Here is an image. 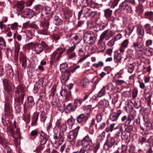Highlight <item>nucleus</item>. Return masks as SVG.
<instances>
[{"instance_id": "obj_24", "label": "nucleus", "mask_w": 153, "mask_h": 153, "mask_svg": "<svg viewBox=\"0 0 153 153\" xmlns=\"http://www.w3.org/2000/svg\"><path fill=\"white\" fill-rule=\"evenodd\" d=\"M50 8L49 7H44L43 8L42 11V14L43 16H45L46 18L45 20H47L48 21L49 18L48 16H45V15H48L50 12ZM49 22V21H48Z\"/></svg>"}, {"instance_id": "obj_8", "label": "nucleus", "mask_w": 153, "mask_h": 153, "mask_svg": "<svg viewBox=\"0 0 153 153\" xmlns=\"http://www.w3.org/2000/svg\"><path fill=\"white\" fill-rule=\"evenodd\" d=\"M113 35L112 32L109 30L104 31L101 35L100 38V42L103 41L104 38L108 40Z\"/></svg>"}, {"instance_id": "obj_37", "label": "nucleus", "mask_w": 153, "mask_h": 153, "mask_svg": "<svg viewBox=\"0 0 153 153\" xmlns=\"http://www.w3.org/2000/svg\"><path fill=\"white\" fill-rule=\"evenodd\" d=\"M122 58L121 54L117 52L115 53L114 56V61L117 63L120 62Z\"/></svg>"}, {"instance_id": "obj_42", "label": "nucleus", "mask_w": 153, "mask_h": 153, "mask_svg": "<svg viewBox=\"0 0 153 153\" xmlns=\"http://www.w3.org/2000/svg\"><path fill=\"white\" fill-rule=\"evenodd\" d=\"M83 7V8L82 9V11L84 15V16L88 17L91 10L89 8L86 7Z\"/></svg>"}, {"instance_id": "obj_44", "label": "nucleus", "mask_w": 153, "mask_h": 153, "mask_svg": "<svg viewBox=\"0 0 153 153\" xmlns=\"http://www.w3.org/2000/svg\"><path fill=\"white\" fill-rule=\"evenodd\" d=\"M106 92V89L105 87L103 86L100 91H99L97 95V97H100L104 95Z\"/></svg>"}, {"instance_id": "obj_19", "label": "nucleus", "mask_w": 153, "mask_h": 153, "mask_svg": "<svg viewBox=\"0 0 153 153\" xmlns=\"http://www.w3.org/2000/svg\"><path fill=\"white\" fill-rule=\"evenodd\" d=\"M33 49L34 50L37 54H39L43 51V48L42 45L39 44H35L33 47Z\"/></svg>"}, {"instance_id": "obj_17", "label": "nucleus", "mask_w": 153, "mask_h": 153, "mask_svg": "<svg viewBox=\"0 0 153 153\" xmlns=\"http://www.w3.org/2000/svg\"><path fill=\"white\" fill-rule=\"evenodd\" d=\"M18 4L19 5H22V7H21L20 10V11L21 12L22 15H23L24 16V17H27L28 13V11H29V9L26 8L25 9H23L24 7V2L23 1L19 2Z\"/></svg>"}, {"instance_id": "obj_15", "label": "nucleus", "mask_w": 153, "mask_h": 153, "mask_svg": "<svg viewBox=\"0 0 153 153\" xmlns=\"http://www.w3.org/2000/svg\"><path fill=\"white\" fill-rule=\"evenodd\" d=\"M40 142L41 145H45L46 144L48 139V136L46 134L42 131L40 133Z\"/></svg>"}, {"instance_id": "obj_36", "label": "nucleus", "mask_w": 153, "mask_h": 153, "mask_svg": "<svg viewBox=\"0 0 153 153\" xmlns=\"http://www.w3.org/2000/svg\"><path fill=\"white\" fill-rule=\"evenodd\" d=\"M99 44V48L100 50H99V52H102L105 50V43L103 41L100 42V39H99L98 42Z\"/></svg>"}, {"instance_id": "obj_46", "label": "nucleus", "mask_w": 153, "mask_h": 153, "mask_svg": "<svg viewBox=\"0 0 153 153\" xmlns=\"http://www.w3.org/2000/svg\"><path fill=\"white\" fill-rule=\"evenodd\" d=\"M82 101L81 99H77L74 100V105L76 108L78 106H79L82 103Z\"/></svg>"}, {"instance_id": "obj_54", "label": "nucleus", "mask_w": 153, "mask_h": 153, "mask_svg": "<svg viewBox=\"0 0 153 153\" xmlns=\"http://www.w3.org/2000/svg\"><path fill=\"white\" fill-rule=\"evenodd\" d=\"M145 64L144 62L140 63L138 67V69L139 71H143L146 68L145 67Z\"/></svg>"}, {"instance_id": "obj_53", "label": "nucleus", "mask_w": 153, "mask_h": 153, "mask_svg": "<svg viewBox=\"0 0 153 153\" xmlns=\"http://www.w3.org/2000/svg\"><path fill=\"white\" fill-rule=\"evenodd\" d=\"M104 63L102 61H100L97 63H95L92 65V66L95 68H97L103 66Z\"/></svg>"}, {"instance_id": "obj_34", "label": "nucleus", "mask_w": 153, "mask_h": 153, "mask_svg": "<svg viewBox=\"0 0 153 153\" xmlns=\"http://www.w3.org/2000/svg\"><path fill=\"white\" fill-rule=\"evenodd\" d=\"M125 126V131H126L128 133H130L133 130L134 127L133 126L131 125V123L129 124L124 125Z\"/></svg>"}, {"instance_id": "obj_50", "label": "nucleus", "mask_w": 153, "mask_h": 153, "mask_svg": "<svg viewBox=\"0 0 153 153\" xmlns=\"http://www.w3.org/2000/svg\"><path fill=\"white\" fill-rule=\"evenodd\" d=\"M120 0H111L110 1L111 7L112 8L115 7L117 5L118 3Z\"/></svg>"}, {"instance_id": "obj_43", "label": "nucleus", "mask_w": 153, "mask_h": 153, "mask_svg": "<svg viewBox=\"0 0 153 153\" xmlns=\"http://www.w3.org/2000/svg\"><path fill=\"white\" fill-rule=\"evenodd\" d=\"M143 51L145 54L147 56H150L153 55V51L151 50L149 48H144Z\"/></svg>"}, {"instance_id": "obj_48", "label": "nucleus", "mask_w": 153, "mask_h": 153, "mask_svg": "<svg viewBox=\"0 0 153 153\" xmlns=\"http://www.w3.org/2000/svg\"><path fill=\"white\" fill-rule=\"evenodd\" d=\"M76 108L74 107V105L72 106L71 103H69L66 107V109L68 110L69 112L74 111Z\"/></svg>"}, {"instance_id": "obj_61", "label": "nucleus", "mask_w": 153, "mask_h": 153, "mask_svg": "<svg viewBox=\"0 0 153 153\" xmlns=\"http://www.w3.org/2000/svg\"><path fill=\"white\" fill-rule=\"evenodd\" d=\"M85 51L83 49L81 48L78 51V55L80 56H85Z\"/></svg>"}, {"instance_id": "obj_12", "label": "nucleus", "mask_w": 153, "mask_h": 153, "mask_svg": "<svg viewBox=\"0 0 153 153\" xmlns=\"http://www.w3.org/2000/svg\"><path fill=\"white\" fill-rule=\"evenodd\" d=\"M92 142V140L90 138L88 135V134L82 139L81 144L83 147L86 148L90 145Z\"/></svg>"}, {"instance_id": "obj_5", "label": "nucleus", "mask_w": 153, "mask_h": 153, "mask_svg": "<svg viewBox=\"0 0 153 153\" xmlns=\"http://www.w3.org/2000/svg\"><path fill=\"white\" fill-rule=\"evenodd\" d=\"M85 42L89 44L94 43L96 40V37L91 31L85 32L83 37Z\"/></svg>"}, {"instance_id": "obj_55", "label": "nucleus", "mask_w": 153, "mask_h": 153, "mask_svg": "<svg viewBox=\"0 0 153 153\" xmlns=\"http://www.w3.org/2000/svg\"><path fill=\"white\" fill-rule=\"evenodd\" d=\"M103 114L102 113L97 114L96 116V119L97 120V123H100L102 119Z\"/></svg>"}, {"instance_id": "obj_38", "label": "nucleus", "mask_w": 153, "mask_h": 153, "mask_svg": "<svg viewBox=\"0 0 153 153\" xmlns=\"http://www.w3.org/2000/svg\"><path fill=\"white\" fill-rule=\"evenodd\" d=\"M20 62L22 66L24 68H25L27 65V59L26 57L24 56H22L20 59Z\"/></svg>"}, {"instance_id": "obj_35", "label": "nucleus", "mask_w": 153, "mask_h": 153, "mask_svg": "<svg viewBox=\"0 0 153 153\" xmlns=\"http://www.w3.org/2000/svg\"><path fill=\"white\" fill-rule=\"evenodd\" d=\"M119 95L117 93H111L109 94V97L110 99L112 98V101L116 102L118 101V99L119 97Z\"/></svg>"}, {"instance_id": "obj_62", "label": "nucleus", "mask_w": 153, "mask_h": 153, "mask_svg": "<svg viewBox=\"0 0 153 153\" xmlns=\"http://www.w3.org/2000/svg\"><path fill=\"white\" fill-rule=\"evenodd\" d=\"M40 120L42 122H44L45 120L46 117L44 112L40 114Z\"/></svg>"}, {"instance_id": "obj_26", "label": "nucleus", "mask_w": 153, "mask_h": 153, "mask_svg": "<svg viewBox=\"0 0 153 153\" xmlns=\"http://www.w3.org/2000/svg\"><path fill=\"white\" fill-rule=\"evenodd\" d=\"M144 17L150 21L153 20V11H146L144 13Z\"/></svg>"}, {"instance_id": "obj_1", "label": "nucleus", "mask_w": 153, "mask_h": 153, "mask_svg": "<svg viewBox=\"0 0 153 153\" xmlns=\"http://www.w3.org/2000/svg\"><path fill=\"white\" fill-rule=\"evenodd\" d=\"M49 25V22L47 20H44L41 21L39 26L35 24L30 25V27L36 30H38L39 33L47 35L48 34V28Z\"/></svg>"}, {"instance_id": "obj_64", "label": "nucleus", "mask_w": 153, "mask_h": 153, "mask_svg": "<svg viewBox=\"0 0 153 153\" xmlns=\"http://www.w3.org/2000/svg\"><path fill=\"white\" fill-rule=\"evenodd\" d=\"M140 101H137L135 102L134 103V107L136 108H138L140 106Z\"/></svg>"}, {"instance_id": "obj_23", "label": "nucleus", "mask_w": 153, "mask_h": 153, "mask_svg": "<svg viewBox=\"0 0 153 153\" xmlns=\"http://www.w3.org/2000/svg\"><path fill=\"white\" fill-rule=\"evenodd\" d=\"M88 118V117L85 115L82 114L77 117L76 120L78 123H81L83 122H86Z\"/></svg>"}, {"instance_id": "obj_14", "label": "nucleus", "mask_w": 153, "mask_h": 153, "mask_svg": "<svg viewBox=\"0 0 153 153\" xmlns=\"http://www.w3.org/2000/svg\"><path fill=\"white\" fill-rule=\"evenodd\" d=\"M129 42L128 39H126L121 43L119 50L121 53H123L125 51V49L128 47Z\"/></svg>"}, {"instance_id": "obj_20", "label": "nucleus", "mask_w": 153, "mask_h": 153, "mask_svg": "<svg viewBox=\"0 0 153 153\" xmlns=\"http://www.w3.org/2000/svg\"><path fill=\"white\" fill-rule=\"evenodd\" d=\"M144 27L146 34H152V31L153 32V26H152L149 23H147L144 25Z\"/></svg>"}, {"instance_id": "obj_63", "label": "nucleus", "mask_w": 153, "mask_h": 153, "mask_svg": "<svg viewBox=\"0 0 153 153\" xmlns=\"http://www.w3.org/2000/svg\"><path fill=\"white\" fill-rule=\"evenodd\" d=\"M15 51L16 53H18L20 49V45L18 42L15 43Z\"/></svg>"}, {"instance_id": "obj_49", "label": "nucleus", "mask_w": 153, "mask_h": 153, "mask_svg": "<svg viewBox=\"0 0 153 153\" xmlns=\"http://www.w3.org/2000/svg\"><path fill=\"white\" fill-rule=\"evenodd\" d=\"M112 11L109 9H107L104 11V15L105 17H108L111 16Z\"/></svg>"}, {"instance_id": "obj_21", "label": "nucleus", "mask_w": 153, "mask_h": 153, "mask_svg": "<svg viewBox=\"0 0 153 153\" xmlns=\"http://www.w3.org/2000/svg\"><path fill=\"white\" fill-rule=\"evenodd\" d=\"M89 146L88 149L89 150L92 151L94 153H97L98 150L100 147V143L97 142L95 146L90 144Z\"/></svg>"}, {"instance_id": "obj_59", "label": "nucleus", "mask_w": 153, "mask_h": 153, "mask_svg": "<svg viewBox=\"0 0 153 153\" xmlns=\"http://www.w3.org/2000/svg\"><path fill=\"white\" fill-rule=\"evenodd\" d=\"M115 41V39L113 38L109 41L107 43V45L109 47H112L114 45Z\"/></svg>"}, {"instance_id": "obj_45", "label": "nucleus", "mask_w": 153, "mask_h": 153, "mask_svg": "<svg viewBox=\"0 0 153 153\" xmlns=\"http://www.w3.org/2000/svg\"><path fill=\"white\" fill-rule=\"evenodd\" d=\"M24 96V94L22 93L21 95H19V97L15 99V101L18 103L21 102L22 103L23 101Z\"/></svg>"}, {"instance_id": "obj_11", "label": "nucleus", "mask_w": 153, "mask_h": 153, "mask_svg": "<svg viewBox=\"0 0 153 153\" xmlns=\"http://www.w3.org/2000/svg\"><path fill=\"white\" fill-rule=\"evenodd\" d=\"M122 113V111L120 110H118L116 112L112 113L109 116L110 120L113 121H117Z\"/></svg>"}, {"instance_id": "obj_16", "label": "nucleus", "mask_w": 153, "mask_h": 153, "mask_svg": "<svg viewBox=\"0 0 153 153\" xmlns=\"http://www.w3.org/2000/svg\"><path fill=\"white\" fill-rule=\"evenodd\" d=\"M71 73L70 71H67L63 73L60 77L61 81L62 83H65L69 79Z\"/></svg>"}, {"instance_id": "obj_40", "label": "nucleus", "mask_w": 153, "mask_h": 153, "mask_svg": "<svg viewBox=\"0 0 153 153\" xmlns=\"http://www.w3.org/2000/svg\"><path fill=\"white\" fill-rule=\"evenodd\" d=\"M68 68V64L66 63H63L60 65L59 67V70L61 72L64 73L67 71L66 70Z\"/></svg>"}, {"instance_id": "obj_2", "label": "nucleus", "mask_w": 153, "mask_h": 153, "mask_svg": "<svg viewBox=\"0 0 153 153\" xmlns=\"http://www.w3.org/2000/svg\"><path fill=\"white\" fill-rule=\"evenodd\" d=\"M74 2L77 4L82 7L90 6L91 7L95 8L97 7L98 4L92 0H74Z\"/></svg>"}, {"instance_id": "obj_4", "label": "nucleus", "mask_w": 153, "mask_h": 153, "mask_svg": "<svg viewBox=\"0 0 153 153\" xmlns=\"http://www.w3.org/2000/svg\"><path fill=\"white\" fill-rule=\"evenodd\" d=\"M60 125L61 126L60 128V131L58 137V145H61L64 141V132L66 131L67 128L66 125L64 124L63 123H60L58 121V126H60Z\"/></svg>"}, {"instance_id": "obj_9", "label": "nucleus", "mask_w": 153, "mask_h": 153, "mask_svg": "<svg viewBox=\"0 0 153 153\" xmlns=\"http://www.w3.org/2000/svg\"><path fill=\"white\" fill-rule=\"evenodd\" d=\"M79 127H77L74 131H71L69 132L68 137V140L69 142H72L75 140L78 134V130L79 129Z\"/></svg>"}, {"instance_id": "obj_58", "label": "nucleus", "mask_w": 153, "mask_h": 153, "mask_svg": "<svg viewBox=\"0 0 153 153\" xmlns=\"http://www.w3.org/2000/svg\"><path fill=\"white\" fill-rule=\"evenodd\" d=\"M131 91H126L123 92L122 95V96H123L124 97H129L131 96Z\"/></svg>"}, {"instance_id": "obj_3", "label": "nucleus", "mask_w": 153, "mask_h": 153, "mask_svg": "<svg viewBox=\"0 0 153 153\" xmlns=\"http://www.w3.org/2000/svg\"><path fill=\"white\" fill-rule=\"evenodd\" d=\"M117 143L118 142L115 140L113 137H111L105 141L104 145V148L106 150H109L113 147L117 150L118 147L117 146Z\"/></svg>"}, {"instance_id": "obj_52", "label": "nucleus", "mask_w": 153, "mask_h": 153, "mask_svg": "<svg viewBox=\"0 0 153 153\" xmlns=\"http://www.w3.org/2000/svg\"><path fill=\"white\" fill-rule=\"evenodd\" d=\"M105 87L106 89L110 91H113L115 88L113 85L111 83L108 84L107 85L105 86Z\"/></svg>"}, {"instance_id": "obj_60", "label": "nucleus", "mask_w": 153, "mask_h": 153, "mask_svg": "<svg viewBox=\"0 0 153 153\" xmlns=\"http://www.w3.org/2000/svg\"><path fill=\"white\" fill-rule=\"evenodd\" d=\"M35 15V13L33 10H31L29 9V11L28 13L27 18H31L33 16Z\"/></svg>"}, {"instance_id": "obj_29", "label": "nucleus", "mask_w": 153, "mask_h": 153, "mask_svg": "<svg viewBox=\"0 0 153 153\" xmlns=\"http://www.w3.org/2000/svg\"><path fill=\"white\" fill-rule=\"evenodd\" d=\"M38 117L39 114L38 113L36 112L33 114L32 118V121L31 124L32 126H33L36 125L38 120Z\"/></svg>"}, {"instance_id": "obj_33", "label": "nucleus", "mask_w": 153, "mask_h": 153, "mask_svg": "<svg viewBox=\"0 0 153 153\" xmlns=\"http://www.w3.org/2000/svg\"><path fill=\"white\" fill-rule=\"evenodd\" d=\"M121 137L123 140H126L125 143L127 144H128L130 141V140L128 139V134L125 131L121 133Z\"/></svg>"}, {"instance_id": "obj_47", "label": "nucleus", "mask_w": 153, "mask_h": 153, "mask_svg": "<svg viewBox=\"0 0 153 153\" xmlns=\"http://www.w3.org/2000/svg\"><path fill=\"white\" fill-rule=\"evenodd\" d=\"M127 69L129 73H132L134 71V66L132 64H128L127 66Z\"/></svg>"}, {"instance_id": "obj_25", "label": "nucleus", "mask_w": 153, "mask_h": 153, "mask_svg": "<svg viewBox=\"0 0 153 153\" xmlns=\"http://www.w3.org/2000/svg\"><path fill=\"white\" fill-rule=\"evenodd\" d=\"M105 27V25L98 24L94 26L93 29L94 31L98 32L104 29Z\"/></svg>"}, {"instance_id": "obj_22", "label": "nucleus", "mask_w": 153, "mask_h": 153, "mask_svg": "<svg viewBox=\"0 0 153 153\" xmlns=\"http://www.w3.org/2000/svg\"><path fill=\"white\" fill-rule=\"evenodd\" d=\"M137 33L140 38H143L145 34L143 27L140 26H138L137 28Z\"/></svg>"}, {"instance_id": "obj_6", "label": "nucleus", "mask_w": 153, "mask_h": 153, "mask_svg": "<svg viewBox=\"0 0 153 153\" xmlns=\"http://www.w3.org/2000/svg\"><path fill=\"white\" fill-rule=\"evenodd\" d=\"M119 8L127 13H131L132 11L131 5L124 1L120 4Z\"/></svg>"}, {"instance_id": "obj_13", "label": "nucleus", "mask_w": 153, "mask_h": 153, "mask_svg": "<svg viewBox=\"0 0 153 153\" xmlns=\"http://www.w3.org/2000/svg\"><path fill=\"white\" fill-rule=\"evenodd\" d=\"M121 121L124 123V125L129 124L132 120L131 116L128 114L124 115L122 116L121 118Z\"/></svg>"}, {"instance_id": "obj_28", "label": "nucleus", "mask_w": 153, "mask_h": 153, "mask_svg": "<svg viewBox=\"0 0 153 153\" xmlns=\"http://www.w3.org/2000/svg\"><path fill=\"white\" fill-rule=\"evenodd\" d=\"M57 51H54L52 56L51 59L50 61V63L52 64H54V63H56L57 59Z\"/></svg>"}, {"instance_id": "obj_18", "label": "nucleus", "mask_w": 153, "mask_h": 153, "mask_svg": "<svg viewBox=\"0 0 153 153\" xmlns=\"http://www.w3.org/2000/svg\"><path fill=\"white\" fill-rule=\"evenodd\" d=\"M76 47V45L71 47L67 51L68 55V59H71L75 57L76 55L75 53L73 51L74 50Z\"/></svg>"}, {"instance_id": "obj_30", "label": "nucleus", "mask_w": 153, "mask_h": 153, "mask_svg": "<svg viewBox=\"0 0 153 153\" xmlns=\"http://www.w3.org/2000/svg\"><path fill=\"white\" fill-rule=\"evenodd\" d=\"M135 28V25L132 23L128 24L127 27V33L128 35H130Z\"/></svg>"}, {"instance_id": "obj_57", "label": "nucleus", "mask_w": 153, "mask_h": 153, "mask_svg": "<svg viewBox=\"0 0 153 153\" xmlns=\"http://www.w3.org/2000/svg\"><path fill=\"white\" fill-rule=\"evenodd\" d=\"M75 121V120L72 118H69L68 120V124L69 126H73Z\"/></svg>"}, {"instance_id": "obj_56", "label": "nucleus", "mask_w": 153, "mask_h": 153, "mask_svg": "<svg viewBox=\"0 0 153 153\" xmlns=\"http://www.w3.org/2000/svg\"><path fill=\"white\" fill-rule=\"evenodd\" d=\"M60 94L62 96H67V90L65 88H62L61 90Z\"/></svg>"}, {"instance_id": "obj_27", "label": "nucleus", "mask_w": 153, "mask_h": 153, "mask_svg": "<svg viewBox=\"0 0 153 153\" xmlns=\"http://www.w3.org/2000/svg\"><path fill=\"white\" fill-rule=\"evenodd\" d=\"M109 105L108 100H104L100 101L98 103V106L100 108H104L107 107Z\"/></svg>"}, {"instance_id": "obj_32", "label": "nucleus", "mask_w": 153, "mask_h": 153, "mask_svg": "<svg viewBox=\"0 0 153 153\" xmlns=\"http://www.w3.org/2000/svg\"><path fill=\"white\" fill-rule=\"evenodd\" d=\"M88 81L87 79L85 78L81 80H79L77 82V85H79L85 87L87 85Z\"/></svg>"}, {"instance_id": "obj_31", "label": "nucleus", "mask_w": 153, "mask_h": 153, "mask_svg": "<svg viewBox=\"0 0 153 153\" xmlns=\"http://www.w3.org/2000/svg\"><path fill=\"white\" fill-rule=\"evenodd\" d=\"M118 75H117L113 78V82L117 85L123 84L125 83V81L123 80H120L118 79Z\"/></svg>"}, {"instance_id": "obj_39", "label": "nucleus", "mask_w": 153, "mask_h": 153, "mask_svg": "<svg viewBox=\"0 0 153 153\" xmlns=\"http://www.w3.org/2000/svg\"><path fill=\"white\" fill-rule=\"evenodd\" d=\"M27 106L29 107H32L34 104L33 98L32 96H30L27 99Z\"/></svg>"}, {"instance_id": "obj_41", "label": "nucleus", "mask_w": 153, "mask_h": 153, "mask_svg": "<svg viewBox=\"0 0 153 153\" xmlns=\"http://www.w3.org/2000/svg\"><path fill=\"white\" fill-rule=\"evenodd\" d=\"M105 123L104 122H102L101 123H99L95 124V128L97 129L101 130L105 128Z\"/></svg>"}, {"instance_id": "obj_7", "label": "nucleus", "mask_w": 153, "mask_h": 153, "mask_svg": "<svg viewBox=\"0 0 153 153\" xmlns=\"http://www.w3.org/2000/svg\"><path fill=\"white\" fill-rule=\"evenodd\" d=\"M143 44L138 39H137L133 42L131 46V48L134 49L136 52H140L142 51L141 49L143 48Z\"/></svg>"}, {"instance_id": "obj_10", "label": "nucleus", "mask_w": 153, "mask_h": 153, "mask_svg": "<svg viewBox=\"0 0 153 153\" xmlns=\"http://www.w3.org/2000/svg\"><path fill=\"white\" fill-rule=\"evenodd\" d=\"M4 90L8 92H12L13 90V88L10 84V82L7 79H4L3 80Z\"/></svg>"}, {"instance_id": "obj_51", "label": "nucleus", "mask_w": 153, "mask_h": 153, "mask_svg": "<svg viewBox=\"0 0 153 153\" xmlns=\"http://www.w3.org/2000/svg\"><path fill=\"white\" fill-rule=\"evenodd\" d=\"M136 10L139 14H141L143 13L144 10L143 7L141 4H139L136 8Z\"/></svg>"}]
</instances>
